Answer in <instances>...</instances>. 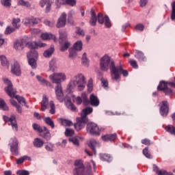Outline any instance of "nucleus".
<instances>
[{
  "label": "nucleus",
  "mask_w": 175,
  "mask_h": 175,
  "mask_svg": "<svg viewBox=\"0 0 175 175\" xmlns=\"http://www.w3.org/2000/svg\"><path fill=\"white\" fill-rule=\"evenodd\" d=\"M54 51H55L54 46H51V48L48 49L44 52L43 55L44 57H45V58H50V57L53 55Z\"/></svg>",
  "instance_id": "nucleus-29"
},
{
  "label": "nucleus",
  "mask_w": 175,
  "mask_h": 175,
  "mask_svg": "<svg viewBox=\"0 0 175 175\" xmlns=\"http://www.w3.org/2000/svg\"><path fill=\"white\" fill-rule=\"evenodd\" d=\"M58 121L60 122L61 125H63V126H66V119L59 118Z\"/></svg>",
  "instance_id": "nucleus-63"
},
{
  "label": "nucleus",
  "mask_w": 175,
  "mask_h": 175,
  "mask_svg": "<svg viewBox=\"0 0 175 175\" xmlns=\"http://www.w3.org/2000/svg\"><path fill=\"white\" fill-rule=\"evenodd\" d=\"M70 98H75V95H73V97L70 96V93H67V102L70 103V106L68 107V109L71 110V111H77V107L75 106L71 102Z\"/></svg>",
  "instance_id": "nucleus-26"
},
{
  "label": "nucleus",
  "mask_w": 175,
  "mask_h": 175,
  "mask_svg": "<svg viewBox=\"0 0 175 175\" xmlns=\"http://www.w3.org/2000/svg\"><path fill=\"white\" fill-rule=\"evenodd\" d=\"M89 103L90 105H91V106H94L95 107H96L99 106V98H98V97L94 94H92L90 96Z\"/></svg>",
  "instance_id": "nucleus-19"
},
{
  "label": "nucleus",
  "mask_w": 175,
  "mask_h": 175,
  "mask_svg": "<svg viewBox=\"0 0 175 175\" xmlns=\"http://www.w3.org/2000/svg\"><path fill=\"white\" fill-rule=\"evenodd\" d=\"M88 146L90 147L92 150L93 151L94 155H96V146H99V142H96L95 139H90L88 142Z\"/></svg>",
  "instance_id": "nucleus-24"
},
{
  "label": "nucleus",
  "mask_w": 175,
  "mask_h": 175,
  "mask_svg": "<svg viewBox=\"0 0 175 175\" xmlns=\"http://www.w3.org/2000/svg\"><path fill=\"white\" fill-rule=\"evenodd\" d=\"M92 111L93 109L91 107H87L82 110L81 117L83 118V121H88V118H87V116H88V114H91Z\"/></svg>",
  "instance_id": "nucleus-20"
},
{
  "label": "nucleus",
  "mask_w": 175,
  "mask_h": 175,
  "mask_svg": "<svg viewBox=\"0 0 175 175\" xmlns=\"http://www.w3.org/2000/svg\"><path fill=\"white\" fill-rule=\"evenodd\" d=\"M41 137H43L46 142H49L51 139V134L50 133V131L46 126H44L43 132L40 134Z\"/></svg>",
  "instance_id": "nucleus-21"
},
{
  "label": "nucleus",
  "mask_w": 175,
  "mask_h": 175,
  "mask_svg": "<svg viewBox=\"0 0 175 175\" xmlns=\"http://www.w3.org/2000/svg\"><path fill=\"white\" fill-rule=\"evenodd\" d=\"M23 23L26 27H33V25H36V24L40 23V19L33 17L25 18L23 19Z\"/></svg>",
  "instance_id": "nucleus-12"
},
{
  "label": "nucleus",
  "mask_w": 175,
  "mask_h": 175,
  "mask_svg": "<svg viewBox=\"0 0 175 175\" xmlns=\"http://www.w3.org/2000/svg\"><path fill=\"white\" fill-rule=\"evenodd\" d=\"M44 46H46L44 43H40L38 44L36 42H27L24 39L16 41L14 44L16 50H23L24 47L30 49V52L27 53V57L28 58L29 65L31 66L32 69H36V60L35 58H38V51L35 49H38V47H44Z\"/></svg>",
  "instance_id": "nucleus-2"
},
{
  "label": "nucleus",
  "mask_w": 175,
  "mask_h": 175,
  "mask_svg": "<svg viewBox=\"0 0 175 175\" xmlns=\"http://www.w3.org/2000/svg\"><path fill=\"white\" fill-rule=\"evenodd\" d=\"M172 13H171V20L174 21L175 19V1H174L172 4Z\"/></svg>",
  "instance_id": "nucleus-49"
},
{
  "label": "nucleus",
  "mask_w": 175,
  "mask_h": 175,
  "mask_svg": "<svg viewBox=\"0 0 175 175\" xmlns=\"http://www.w3.org/2000/svg\"><path fill=\"white\" fill-rule=\"evenodd\" d=\"M135 57L138 59V61H139V62H144L147 61V58L144 56V53L140 51H136Z\"/></svg>",
  "instance_id": "nucleus-25"
},
{
  "label": "nucleus",
  "mask_w": 175,
  "mask_h": 175,
  "mask_svg": "<svg viewBox=\"0 0 175 175\" xmlns=\"http://www.w3.org/2000/svg\"><path fill=\"white\" fill-rule=\"evenodd\" d=\"M165 131L170 133L171 135H175V127L172 125L166 126L165 128Z\"/></svg>",
  "instance_id": "nucleus-40"
},
{
  "label": "nucleus",
  "mask_w": 175,
  "mask_h": 175,
  "mask_svg": "<svg viewBox=\"0 0 175 175\" xmlns=\"http://www.w3.org/2000/svg\"><path fill=\"white\" fill-rule=\"evenodd\" d=\"M1 3L5 8H10L12 6V0H1Z\"/></svg>",
  "instance_id": "nucleus-44"
},
{
  "label": "nucleus",
  "mask_w": 175,
  "mask_h": 175,
  "mask_svg": "<svg viewBox=\"0 0 175 175\" xmlns=\"http://www.w3.org/2000/svg\"><path fill=\"white\" fill-rule=\"evenodd\" d=\"M163 92L165 95H174V92H173V90H172V89H169V88H167Z\"/></svg>",
  "instance_id": "nucleus-57"
},
{
  "label": "nucleus",
  "mask_w": 175,
  "mask_h": 175,
  "mask_svg": "<svg viewBox=\"0 0 175 175\" xmlns=\"http://www.w3.org/2000/svg\"><path fill=\"white\" fill-rule=\"evenodd\" d=\"M68 142H70V143H73L75 146H79V137L77 136L70 137Z\"/></svg>",
  "instance_id": "nucleus-43"
},
{
  "label": "nucleus",
  "mask_w": 175,
  "mask_h": 175,
  "mask_svg": "<svg viewBox=\"0 0 175 175\" xmlns=\"http://www.w3.org/2000/svg\"><path fill=\"white\" fill-rule=\"evenodd\" d=\"M8 146H10V151L12 155H18V140L16 137H12L10 139Z\"/></svg>",
  "instance_id": "nucleus-9"
},
{
  "label": "nucleus",
  "mask_w": 175,
  "mask_h": 175,
  "mask_svg": "<svg viewBox=\"0 0 175 175\" xmlns=\"http://www.w3.org/2000/svg\"><path fill=\"white\" fill-rule=\"evenodd\" d=\"M33 144L36 148H42L44 144V142H43V140L40 139V138H36L34 139Z\"/></svg>",
  "instance_id": "nucleus-28"
},
{
  "label": "nucleus",
  "mask_w": 175,
  "mask_h": 175,
  "mask_svg": "<svg viewBox=\"0 0 175 175\" xmlns=\"http://www.w3.org/2000/svg\"><path fill=\"white\" fill-rule=\"evenodd\" d=\"M66 4L69 6H76V0H66Z\"/></svg>",
  "instance_id": "nucleus-60"
},
{
  "label": "nucleus",
  "mask_w": 175,
  "mask_h": 175,
  "mask_svg": "<svg viewBox=\"0 0 175 175\" xmlns=\"http://www.w3.org/2000/svg\"><path fill=\"white\" fill-rule=\"evenodd\" d=\"M40 5L41 8H44V6H46L45 9L46 13H49V12H50L51 10V3H50L49 0H41L40 1Z\"/></svg>",
  "instance_id": "nucleus-22"
},
{
  "label": "nucleus",
  "mask_w": 175,
  "mask_h": 175,
  "mask_svg": "<svg viewBox=\"0 0 175 175\" xmlns=\"http://www.w3.org/2000/svg\"><path fill=\"white\" fill-rule=\"evenodd\" d=\"M81 99L84 106H88V105H90V100H88V96H87V94L82 93Z\"/></svg>",
  "instance_id": "nucleus-38"
},
{
  "label": "nucleus",
  "mask_w": 175,
  "mask_h": 175,
  "mask_svg": "<svg viewBox=\"0 0 175 175\" xmlns=\"http://www.w3.org/2000/svg\"><path fill=\"white\" fill-rule=\"evenodd\" d=\"M18 5H21V6H25L26 8H31V4L28 1H24V0H19L18 2Z\"/></svg>",
  "instance_id": "nucleus-48"
},
{
  "label": "nucleus",
  "mask_w": 175,
  "mask_h": 175,
  "mask_svg": "<svg viewBox=\"0 0 175 175\" xmlns=\"http://www.w3.org/2000/svg\"><path fill=\"white\" fill-rule=\"evenodd\" d=\"M21 21L18 18H14L12 19V25L13 28L15 29V31L20 29V27H21L20 23H21Z\"/></svg>",
  "instance_id": "nucleus-30"
},
{
  "label": "nucleus",
  "mask_w": 175,
  "mask_h": 175,
  "mask_svg": "<svg viewBox=\"0 0 175 175\" xmlns=\"http://www.w3.org/2000/svg\"><path fill=\"white\" fill-rule=\"evenodd\" d=\"M32 127L34 131H37V132H39L40 133H42L44 131V127L40 126L36 123L33 124Z\"/></svg>",
  "instance_id": "nucleus-41"
},
{
  "label": "nucleus",
  "mask_w": 175,
  "mask_h": 175,
  "mask_svg": "<svg viewBox=\"0 0 175 175\" xmlns=\"http://www.w3.org/2000/svg\"><path fill=\"white\" fill-rule=\"evenodd\" d=\"M88 121H84V118H81V119L75 124H74V127L76 131H81L84 126H85V123Z\"/></svg>",
  "instance_id": "nucleus-18"
},
{
  "label": "nucleus",
  "mask_w": 175,
  "mask_h": 175,
  "mask_svg": "<svg viewBox=\"0 0 175 175\" xmlns=\"http://www.w3.org/2000/svg\"><path fill=\"white\" fill-rule=\"evenodd\" d=\"M85 77L81 73L75 75L68 84L66 93L70 94L69 96L73 97L75 88L77 86L79 91H83L85 88Z\"/></svg>",
  "instance_id": "nucleus-3"
},
{
  "label": "nucleus",
  "mask_w": 175,
  "mask_h": 175,
  "mask_svg": "<svg viewBox=\"0 0 175 175\" xmlns=\"http://www.w3.org/2000/svg\"><path fill=\"white\" fill-rule=\"evenodd\" d=\"M44 121L46 125L51 126V129H54L55 128V125L54 124V121L51 120V118L46 117L44 119Z\"/></svg>",
  "instance_id": "nucleus-35"
},
{
  "label": "nucleus",
  "mask_w": 175,
  "mask_h": 175,
  "mask_svg": "<svg viewBox=\"0 0 175 175\" xmlns=\"http://www.w3.org/2000/svg\"><path fill=\"white\" fill-rule=\"evenodd\" d=\"M90 13H91V18L89 21L90 25L92 27H95L96 25V21H98V19L96 18V14L95 13V11L94 10V9H91Z\"/></svg>",
  "instance_id": "nucleus-23"
},
{
  "label": "nucleus",
  "mask_w": 175,
  "mask_h": 175,
  "mask_svg": "<svg viewBox=\"0 0 175 175\" xmlns=\"http://www.w3.org/2000/svg\"><path fill=\"white\" fill-rule=\"evenodd\" d=\"M101 161H105L107 162H111V157L109 154H103L100 157Z\"/></svg>",
  "instance_id": "nucleus-50"
},
{
  "label": "nucleus",
  "mask_w": 175,
  "mask_h": 175,
  "mask_svg": "<svg viewBox=\"0 0 175 175\" xmlns=\"http://www.w3.org/2000/svg\"><path fill=\"white\" fill-rule=\"evenodd\" d=\"M42 39L44 40H49L53 39L54 42H57V38L53 33H44L41 35Z\"/></svg>",
  "instance_id": "nucleus-27"
},
{
  "label": "nucleus",
  "mask_w": 175,
  "mask_h": 175,
  "mask_svg": "<svg viewBox=\"0 0 175 175\" xmlns=\"http://www.w3.org/2000/svg\"><path fill=\"white\" fill-rule=\"evenodd\" d=\"M0 109L1 110H3V111H9V107L5 103V100L2 98H0Z\"/></svg>",
  "instance_id": "nucleus-37"
},
{
  "label": "nucleus",
  "mask_w": 175,
  "mask_h": 175,
  "mask_svg": "<svg viewBox=\"0 0 175 175\" xmlns=\"http://www.w3.org/2000/svg\"><path fill=\"white\" fill-rule=\"evenodd\" d=\"M75 33L79 35V36H85V31H84L83 29L80 28L79 27H77Z\"/></svg>",
  "instance_id": "nucleus-45"
},
{
  "label": "nucleus",
  "mask_w": 175,
  "mask_h": 175,
  "mask_svg": "<svg viewBox=\"0 0 175 175\" xmlns=\"http://www.w3.org/2000/svg\"><path fill=\"white\" fill-rule=\"evenodd\" d=\"M16 175H29V172L25 170H19L16 172Z\"/></svg>",
  "instance_id": "nucleus-54"
},
{
  "label": "nucleus",
  "mask_w": 175,
  "mask_h": 175,
  "mask_svg": "<svg viewBox=\"0 0 175 175\" xmlns=\"http://www.w3.org/2000/svg\"><path fill=\"white\" fill-rule=\"evenodd\" d=\"M153 170L157 173L158 175H167V172L163 170H159L157 165H153Z\"/></svg>",
  "instance_id": "nucleus-32"
},
{
  "label": "nucleus",
  "mask_w": 175,
  "mask_h": 175,
  "mask_svg": "<svg viewBox=\"0 0 175 175\" xmlns=\"http://www.w3.org/2000/svg\"><path fill=\"white\" fill-rule=\"evenodd\" d=\"M143 154L146 157L148 158L149 159H151V158H152V157L151 156V154H149L148 152V148L146 147L143 150Z\"/></svg>",
  "instance_id": "nucleus-52"
},
{
  "label": "nucleus",
  "mask_w": 175,
  "mask_h": 175,
  "mask_svg": "<svg viewBox=\"0 0 175 175\" xmlns=\"http://www.w3.org/2000/svg\"><path fill=\"white\" fill-rule=\"evenodd\" d=\"M25 160L31 161V157L28 156H23L16 160V163L17 165H21V163H23Z\"/></svg>",
  "instance_id": "nucleus-39"
},
{
  "label": "nucleus",
  "mask_w": 175,
  "mask_h": 175,
  "mask_svg": "<svg viewBox=\"0 0 175 175\" xmlns=\"http://www.w3.org/2000/svg\"><path fill=\"white\" fill-rule=\"evenodd\" d=\"M59 43L61 46L60 51H65L66 50V33L62 31H59Z\"/></svg>",
  "instance_id": "nucleus-13"
},
{
  "label": "nucleus",
  "mask_w": 175,
  "mask_h": 175,
  "mask_svg": "<svg viewBox=\"0 0 175 175\" xmlns=\"http://www.w3.org/2000/svg\"><path fill=\"white\" fill-rule=\"evenodd\" d=\"M66 25V13L62 14L56 24L57 28H64Z\"/></svg>",
  "instance_id": "nucleus-16"
},
{
  "label": "nucleus",
  "mask_w": 175,
  "mask_h": 175,
  "mask_svg": "<svg viewBox=\"0 0 175 175\" xmlns=\"http://www.w3.org/2000/svg\"><path fill=\"white\" fill-rule=\"evenodd\" d=\"M167 84L169 85V83L165 81H160L158 87H157V90L158 91H164L167 88Z\"/></svg>",
  "instance_id": "nucleus-31"
},
{
  "label": "nucleus",
  "mask_w": 175,
  "mask_h": 175,
  "mask_svg": "<svg viewBox=\"0 0 175 175\" xmlns=\"http://www.w3.org/2000/svg\"><path fill=\"white\" fill-rule=\"evenodd\" d=\"M16 31V29L10 26H8L4 31L5 35H10V33H13Z\"/></svg>",
  "instance_id": "nucleus-46"
},
{
  "label": "nucleus",
  "mask_w": 175,
  "mask_h": 175,
  "mask_svg": "<svg viewBox=\"0 0 175 175\" xmlns=\"http://www.w3.org/2000/svg\"><path fill=\"white\" fill-rule=\"evenodd\" d=\"M100 68L104 72L110 69L111 76L113 80H118L121 74L124 77H128V70H124V64L120 62L119 66H116L114 60L109 57V55H104L100 61Z\"/></svg>",
  "instance_id": "nucleus-1"
},
{
  "label": "nucleus",
  "mask_w": 175,
  "mask_h": 175,
  "mask_svg": "<svg viewBox=\"0 0 175 175\" xmlns=\"http://www.w3.org/2000/svg\"><path fill=\"white\" fill-rule=\"evenodd\" d=\"M142 144H144L145 146H150L151 144V142L148 139H144L142 140Z\"/></svg>",
  "instance_id": "nucleus-62"
},
{
  "label": "nucleus",
  "mask_w": 175,
  "mask_h": 175,
  "mask_svg": "<svg viewBox=\"0 0 175 175\" xmlns=\"http://www.w3.org/2000/svg\"><path fill=\"white\" fill-rule=\"evenodd\" d=\"M83 50V42L81 40L77 41L73 47L69 49L70 58H76L77 57V51Z\"/></svg>",
  "instance_id": "nucleus-7"
},
{
  "label": "nucleus",
  "mask_w": 175,
  "mask_h": 175,
  "mask_svg": "<svg viewBox=\"0 0 175 175\" xmlns=\"http://www.w3.org/2000/svg\"><path fill=\"white\" fill-rule=\"evenodd\" d=\"M72 14H73V11H71L68 13V24H70V25H73V18H72Z\"/></svg>",
  "instance_id": "nucleus-55"
},
{
  "label": "nucleus",
  "mask_w": 175,
  "mask_h": 175,
  "mask_svg": "<svg viewBox=\"0 0 175 175\" xmlns=\"http://www.w3.org/2000/svg\"><path fill=\"white\" fill-rule=\"evenodd\" d=\"M11 73L14 75V76H21V68L20 67V64L16 61L11 65Z\"/></svg>",
  "instance_id": "nucleus-15"
},
{
  "label": "nucleus",
  "mask_w": 175,
  "mask_h": 175,
  "mask_svg": "<svg viewBox=\"0 0 175 175\" xmlns=\"http://www.w3.org/2000/svg\"><path fill=\"white\" fill-rule=\"evenodd\" d=\"M108 136L109 137V141L112 142L113 140H116L117 138V134L113 133V134H108Z\"/></svg>",
  "instance_id": "nucleus-61"
},
{
  "label": "nucleus",
  "mask_w": 175,
  "mask_h": 175,
  "mask_svg": "<svg viewBox=\"0 0 175 175\" xmlns=\"http://www.w3.org/2000/svg\"><path fill=\"white\" fill-rule=\"evenodd\" d=\"M75 135V130L73 129H66V136H73Z\"/></svg>",
  "instance_id": "nucleus-56"
},
{
  "label": "nucleus",
  "mask_w": 175,
  "mask_h": 175,
  "mask_svg": "<svg viewBox=\"0 0 175 175\" xmlns=\"http://www.w3.org/2000/svg\"><path fill=\"white\" fill-rule=\"evenodd\" d=\"M50 79L54 84H56L55 91L57 99L61 103L64 102V105H66V96H64L62 86L61 85L62 80H65V75L62 73H55L50 76Z\"/></svg>",
  "instance_id": "nucleus-4"
},
{
  "label": "nucleus",
  "mask_w": 175,
  "mask_h": 175,
  "mask_svg": "<svg viewBox=\"0 0 175 175\" xmlns=\"http://www.w3.org/2000/svg\"><path fill=\"white\" fill-rule=\"evenodd\" d=\"M87 132L90 135H94L95 136H99L102 129H99L98 124L94 122H90L87 124Z\"/></svg>",
  "instance_id": "nucleus-8"
},
{
  "label": "nucleus",
  "mask_w": 175,
  "mask_h": 175,
  "mask_svg": "<svg viewBox=\"0 0 175 175\" xmlns=\"http://www.w3.org/2000/svg\"><path fill=\"white\" fill-rule=\"evenodd\" d=\"M75 165L76 168L74 170V175H94L92 165L91 164H88L85 169H84L83 161L77 160Z\"/></svg>",
  "instance_id": "nucleus-6"
},
{
  "label": "nucleus",
  "mask_w": 175,
  "mask_h": 175,
  "mask_svg": "<svg viewBox=\"0 0 175 175\" xmlns=\"http://www.w3.org/2000/svg\"><path fill=\"white\" fill-rule=\"evenodd\" d=\"M102 87H104L105 90H107L109 88V82L107 81V79L105 78H101L100 79Z\"/></svg>",
  "instance_id": "nucleus-47"
},
{
  "label": "nucleus",
  "mask_w": 175,
  "mask_h": 175,
  "mask_svg": "<svg viewBox=\"0 0 175 175\" xmlns=\"http://www.w3.org/2000/svg\"><path fill=\"white\" fill-rule=\"evenodd\" d=\"M36 79L38 80V81H40V83H41V84H42L43 85H46V87H51V83L47 81H46V79H43V77L37 75L36 76Z\"/></svg>",
  "instance_id": "nucleus-33"
},
{
  "label": "nucleus",
  "mask_w": 175,
  "mask_h": 175,
  "mask_svg": "<svg viewBox=\"0 0 175 175\" xmlns=\"http://www.w3.org/2000/svg\"><path fill=\"white\" fill-rule=\"evenodd\" d=\"M0 61L3 66H4L5 68H9V62L8 61V59H6V56L5 55L0 56Z\"/></svg>",
  "instance_id": "nucleus-36"
},
{
  "label": "nucleus",
  "mask_w": 175,
  "mask_h": 175,
  "mask_svg": "<svg viewBox=\"0 0 175 175\" xmlns=\"http://www.w3.org/2000/svg\"><path fill=\"white\" fill-rule=\"evenodd\" d=\"M129 64L131 66H132V68H133L134 69H137V68H139V66L137 65V62H136V60H129Z\"/></svg>",
  "instance_id": "nucleus-53"
},
{
  "label": "nucleus",
  "mask_w": 175,
  "mask_h": 175,
  "mask_svg": "<svg viewBox=\"0 0 175 175\" xmlns=\"http://www.w3.org/2000/svg\"><path fill=\"white\" fill-rule=\"evenodd\" d=\"M92 88H93L92 79H90L88 83V90L89 91V92H91L92 91Z\"/></svg>",
  "instance_id": "nucleus-58"
},
{
  "label": "nucleus",
  "mask_w": 175,
  "mask_h": 175,
  "mask_svg": "<svg viewBox=\"0 0 175 175\" xmlns=\"http://www.w3.org/2000/svg\"><path fill=\"white\" fill-rule=\"evenodd\" d=\"M49 113L50 114H54L55 113V104L54 103V101L51 100L49 102Z\"/></svg>",
  "instance_id": "nucleus-42"
},
{
  "label": "nucleus",
  "mask_w": 175,
  "mask_h": 175,
  "mask_svg": "<svg viewBox=\"0 0 175 175\" xmlns=\"http://www.w3.org/2000/svg\"><path fill=\"white\" fill-rule=\"evenodd\" d=\"M3 81L4 84H6L8 85L5 88V91L6 94H8V95L10 96V98H16L18 103H24L25 106H27V103L25 102V98H24V97L16 96V94H17V91L13 88V84H12V81H10V80H9V79L8 78H3Z\"/></svg>",
  "instance_id": "nucleus-5"
},
{
  "label": "nucleus",
  "mask_w": 175,
  "mask_h": 175,
  "mask_svg": "<svg viewBox=\"0 0 175 175\" xmlns=\"http://www.w3.org/2000/svg\"><path fill=\"white\" fill-rule=\"evenodd\" d=\"M66 3V0H56L55 1L57 9H59V8H61V5H65Z\"/></svg>",
  "instance_id": "nucleus-51"
},
{
  "label": "nucleus",
  "mask_w": 175,
  "mask_h": 175,
  "mask_svg": "<svg viewBox=\"0 0 175 175\" xmlns=\"http://www.w3.org/2000/svg\"><path fill=\"white\" fill-rule=\"evenodd\" d=\"M135 29L137 31H144V25H143L142 23H139L135 25Z\"/></svg>",
  "instance_id": "nucleus-59"
},
{
  "label": "nucleus",
  "mask_w": 175,
  "mask_h": 175,
  "mask_svg": "<svg viewBox=\"0 0 175 175\" xmlns=\"http://www.w3.org/2000/svg\"><path fill=\"white\" fill-rule=\"evenodd\" d=\"M3 120L5 122H10L12 129L17 131H18V126L17 125V120H16V116H12L10 118L7 116H3Z\"/></svg>",
  "instance_id": "nucleus-11"
},
{
  "label": "nucleus",
  "mask_w": 175,
  "mask_h": 175,
  "mask_svg": "<svg viewBox=\"0 0 175 175\" xmlns=\"http://www.w3.org/2000/svg\"><path fill=\"white\" fill-rule=\"evenodd\" d=\"M44 24H45V25H48V27H51V28H53V27H54V23L50 22L49 21H44Z\"/></svg>",
  "instance_id": "nucleus-64"
},
{
  "label": "nucleus",
  "mask_w": 175,
  "mask_h": 175,
  "mask_svg": "<svg viewBox=\"0 0 175 175\" xmlns=\"http://www.w3.org/2000/svg\"><path fill=\"white\" fill-rule=\"evenodd\" d=\"M97 20L99 24H103L105 23V27H107V28H110V27H111V23L110 22V18H109V16H103V14L102 13L98 14Z\"/></svg>",
  "instance_id": "nucleus-10"
},
{
  "label": "nucleus",
  "mask_w": 175,
  "mask_h": 175,
  "mask_svg": "<svg viewBox=\"0 0 175 175\" xmlns=\"http://www.w3.org/2000/svg\"><path fill=\"white\" fill-rule=\"evenodd\" d=\"M160 114L162 117H166L169 114V104L166 100L160 103Z\"/></svg>",
  "instance_id": "nucleus-14"
},
{
  "label": "nucleus",
  "mask_w": 175,
  "mask_h": 175,
  "mask_svg": "<svg viewBox=\"0 0 175 175\" xmlns=\"http://www.w3.org/2000/svg\"><path fill=\"white\" fill-rule=\"evenodd\" d=\"M81 64L86 68H88V66L90 65V60H88V58L87 57V53H84L82 55Z\"/></svg>",
  "instance_id": "nucleus-34"
},
{
  "label": "nucleus",
  "mask_w": 175,
  "mask_h": 175,
  "mask_svg": "<svg viewBox=\"0 0 175 175\" xmlns=\"http://www.w3.org/2000/svg\"><path fill=\"white\" fill-rule=\"evenodd\" d=\"M41 105V111H46L47 109H49V97L47 95L44 94L42 95V99L40 102Z\"/></svg>",
  "instance_id": "nucleus-17"
}]
</instances>
